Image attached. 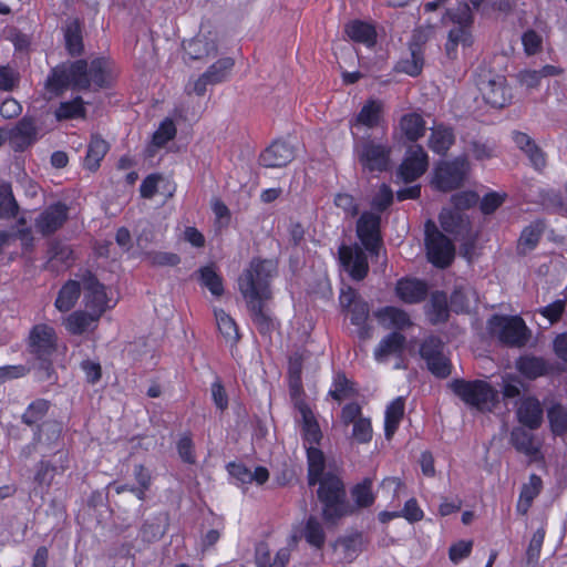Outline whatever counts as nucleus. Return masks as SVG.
Returning <instances> with one entry per match:
<instances>
[{"mask_svg":"<svg viewBox=\"0 0 567 567\" xmlns=\"http://www.w3.org/2000/svg\"><path fill=\"white\" fill-rule=\"evenodd\" d=\"M277 274V262L272 259L252 258L247 269L238 278L250 318L260 334H270L276 322L267 308L272 299L270 280Z\"/></svg>","mask_w":567,"mask_h":567,"instance_id":"f257e3e1","label":"nucleus"},{"mask_svg":"<svg viewBox=\"0 0 567 567\" xmlns=\"http://www.w3.org/2000/svg\"><path fill=\"white\" fill-rule=\"evenodd\" d=\"M109 61L96 58L89 64L80 59L62 63L53 68L45 81V89L55 95L62 94L68 87L86 91L94 84L96 87H107L111 84Z\"/></svg>","mask_w":567,"mask_h":567,"instance_id":"f03ea898","label":"nucleus"},{"mask_svg":"<svg viewBox=\"0 0 567 567\" xmlns=\"http://www.w3.org/2000/svg\"><path fill=\"white\" fill-rule=\"evenodd\" d=\"M317 484V497L322 505L321 514L327 524H337L341 518L353 513V507L347 499L346 485L341 477L332 472H327Z\"/></svg>","mask_w":567,"mask_h":567,"instance_id":"7ed1b4c3","label":"nucleus"},{"mask_svg":"<svg viewBox=\"0 0 567 567\" xmlns=\"http://www.w3.org/2000/svg\"><path fill=\"white\" fill-rule=\"evenodd\" d=\"M352 137L353 155L363 172L382 173L390 168L392 148L388 143L357 132H352Z\"/></svg>","mask_w":567,"mask_h":567,"instance_id":"20e7f679","label":"nucleus"},{"mask_svg":"<svg viewBox=\"0 0 567 567\" xmlns=\"http://www.w3.org/2000/svg\"><path fill=\"white\" fill-rule=\"evenodd\" d=\"M447 386L464 403L481 411H491L497 401V391L484 380L454 379Z\"/></svg>","mask_w":567,"mask_h":567,"instance_id":"39448f33","label":"nucleus"},{"mask_svg":"<svg viewBox=\"0 0 567 567\" xmlns=\"http://www.w3.org/2000/svg\"><path fill=\"white\" fill-rule=\"evenodd\" d=\"M488 331L502 343L509 347H524L529 338L528 329L520 317L494 315L488 320Z\"/></svg>","mask_w":567,"mask_h":567,"instance_id":"423d86ee","label":"nucleus"},{"mask_svg":"<svg viewBox=\"0 0 567 567\" xmlns=\"http://www.w3.org/2000/svg\"><path fill=\"white\" fill-rule=\"evenodd\" d=\"M424 227L425 247L429 261L437 268L449 267L455 255V247L453 243L439 230L433 220L429 219Z\"/></svg>","mask_w":567,"mask_h":567,"instance_id":"0eeeda50","label":"nucleus"},{"mask_svg":"<svg viewBox=\"0 0 567 567\" xmlns=\"http://www.w3.org/2000/svg\"><path fill=\"white\" fill-rule=\"evenodd\" d=\"M443 340L434 334L423 339L419 353L425 361L427 370L439 379H446L452 373L451 360L444 354Z\"/></svg>","mask_w":567,"mask_h":567,"instance_id":"6e6552de","label":"nucleus"},{"mask_svg":"<svg viewBox=\"0 0 567 567\" xmlns=\"http://www.w3.org/2000/svg\"><path fill=\"white\" fill-rule=\"evenodd\" d=\"M470 171L467 155H461L451 162H442L435 169L434 183L442 192H450L463 185Z\"/></svg>","mask_w":567,"mask_h":567,"instance_id":"1a4fd4ad","label":"nucleus"},{"mask_svg":"<svg viewBox=\"0 0 567 567\" xmlns=\"http://www.w3.org/2000/svg\"><path fill=\"white\" fill-rule=\"evenodd\" d=\"M69 466V453L56 450L49 458H42L35 464L33 480L39 486L49 488L55 476L63 475Z\"/></svg>","mask_w":567,"mask_h":567,"instance_id":"9d476101","label":"nucleus"},{"mask_svg":"<svg viewBox=\"0 0 567 567\" xmlns=\"http://www.w3.org/2000/svg\"><path fill=\"white\" fill-rule=\"evenodd\" d=\"M69 219V207L62 202L49 205L34 220V227L42 236L55 234Z\"/></svg>","mask_w":567,"mask_h":567,"instance_id":"9b49d317","label":"nucleus"},{"mask_svg":"<svg viewBox=\"0 0 567 567\" xmlns=\"http://www.w3.org/2000/svg\"><path fill=\"white\" fill-rule=\"evenodd\" d=\"M380 223V216L370 212H364L357 221V235L372 255H378L381 246Z\"/></svg>","mask_w":567,"mask_h":567,"instance_id":"f8f14e48","label":"nucleus"},{"mask_svg":"<svg viewBox=\"0 0 567 567\" xmlns=\"http://www.w3.org/2000/svg\"><path fill=\"white\" fill-rule=\"evenodd\" d=\"M427 166L429 158L424 148L419 144H412L406 150L405 157L399 167V175L405 183H410L423 175Z\"/></svg>","mask_w":567,"mask_h":567,"instance_id":"ddd939ff","label":"nucleus"},{"mask_svg":"<svg viewBox=\"0 0 567 567\" xmlns=\"http://www.w3.org/2000/svg\"><path fill=\"white\" fill-rule=\"evenodd\" d=\"M29 351L35 359L51 357L56 350L54 329L47 324H37L29 334Z\"/></svg>","mask_w":567,"mask_h":567,"instance_id":"4468645a","label":"nucleus"},{"mask_svg":"<svg viewBox=\"0 0 567 567\" xmlns=\"http://www.w3.org/2000/svg\"><path fill=\"white\" fill-rule=\"evenodd\" d=\"M339 259L353 280H363L369 272L368 257L361 247L342 245L339 248Z\"/></svg>","mask_w":567,"mask_h":567,"instance_id":"2eb2a0df","label":"nucleus"},{"mask_svg":"<svg viewBox=\"0 0 567 567\" xmlns=\"http://www.w3.org/2000/svg\"><path fill=\"white\" fill-rule=\"evenodd\" d=\"M9 145L16 152H23L38 140V125L34 117L24 115L14 127L8 130Z\"/></svg>","mask_w":567,"mask_h":567,"instance_id":"dca6fc26","label":"nucleus"},{"mask_svg":"<svg viewBox=\"0 0 567 567\" xmlns=\"http://www.w3.org/2000/svg\"><path fill=\"white\" fill-rule=\"evenodd\" d=\"M82 285L85 291V307L96 312L97 316H102L107 308V296L104 285L91 271H86L83 275Z\"/></svg>","mask_w":567,"mask_h":567,"instance_id":"f3484780","label":"nucleus"},{"mask_svg":"<svg viewBox=\"0 0 567 567\" xmlns=\"http://www.w3.org/2000/svg\"><path fill=\"white\" fill-rule=\"evenodd\" d=\"M523 426H516L512 430L509 442L514 449L529 458V462H537L543 460L540 452V442L536 440L535 435Z\"/></svg>","mask_w":567,"mask_h":567,"instance_id":"a211bd4d","label":"nucleus"},{"mask_svg":"<svg viewBox=\"0 0 567 567\" xmlns=\"http://www.w3.org/2000/svg\"><path fill=\"white\" fill-rule=\"evenodd\" d=\"M295 158L291 145L284 141H275L259 156V162L265 167H284Z\"/></svg>","mask_w":567,"mask_h":567,"instance_id":"6ab92c4d","label":"nucleus"},{"mask_svg":"<svg viewBox=\"0 0 567 567\" xmlns=\"http://www.w3.org/2000/svg\"><path fill=\"white\" fill-rule=\"evenodd\" d=\"M340 305L351 312L352 324L361 326L367 322L370 312L369 303L353 288L349 287L346 291H342Z\"/></svg>","mask_w":567,"mask_h":567,"instance_id":"aec40b11","label":"nucleus"},{"mask_svg":"<svg viewBox=\"0 0 567 567\" xmlns=\"http://www.w3.org/2000/svg\"><path fill=\"white\" fill-rule=\"evenodd\" d=\"M517 419L528 430H537L543 423V406L538 399L534 396L524 398L517 408Z\"/></svg>","mask_w":567,"mask_h":567,"instance_id":"412c9836","label":"nucleus"},{"mask_svg":"<svg viewBox=\"0 0 567 567\" xmlns=\"http://www.w3.org/2000/svg\"><path fill=\"white\" fill-rule=\"evenodd\" d=\"M481 91L485 102L493 107L502 109L511 101L509 89L506 86L503 76L487 81L483 84Z\"/></svg>","mask_w":567,"mask_h":567,"instance_id":"4be33fe9","label":"nucleus"},{"mask_svg":"<svg viewBox=\"0 0 567 567\" xmlns=\"http://www.w3.org/2000/svg\"><path fill=\"white\" fill-rule=\"evenodd\" d=\"M382 113L383 103L379 100H369L355 117L350 121L352 132L361 126H367L369 128L377 127L382 120Z\"/></svg>","mask_w":567,"mask_h":567,"instance_id":"5701e85b","label":"nucleus"},{"mask_svg":"<svg viewBox=\"0 0 567 567\" xmlns=\"http://www.w3.org/2000/svg\"><path fill=\"white\" fill-rule=\"evenodd\" d=\"M296 409L301 414L303 441L311 446L312 444H319L322 439V433L313 412L303 400H297Z\"/></svg>","mask_w":567,"mask_h":567,"instance_id":"b1692460","label":"nucleus"},{"mask_svg":"<svg viewBox=\"0 0 567 567\" xmlns=\"http://www.w3.org/2000/svg\"><path fill=\"white\" fill-rule=\"evenodd\" d=\"M395 292L405 303H419L426 298L427 286L424 281L417 279H400Z\"/></svg>","mask_w":567,"mask_h":567,"instance_id":"393cba45","label":"nucleus"},{"mask_svg":"<svg viewBox=\"0 0 567 567\" xmlns=\"http://www.w3.org/2000/svg\"><path fill=\"white\" fill-rule=\"evenodd\" d=\"M185 54L190 60H205L217 55L218 49L216 41L206 35H197L196 38L184 43Z\"/></svg>","mask_w":567,"mask_h":567,"instance_id":"a878e982","label":"nucleus"},{"mask_svg":"<svg viewBox=\"0 0 567 567\" xmlns=\"http://www.w3.org/2000/svg\"><path fill=\"white\" fill-rule=\"evenodd\" d=\"M169 526L168 512H159L152 519L145 520L140 529L141 537L145 543H154L161 539Z\"/></svg>","mask_w":567,"mask_h":567,"instance_id":"bb28decb","label":"nucleus"},{"mask_svg":"<svg viewBox=\"0 0 567 567\" xmlns=\"http://www.w3.org/2000/svg\"><path fill=\"white\" fill-rule=\"evenodd\" d=\"M374 315L388 329L404 330L413 326L409 313L396 307L388 306L381 308Z\"/></svg>","mask_w":567,"mask_h":567,"instance_id":"cd10ccee","label":"nucleus"},{"mask_svg":"<svg viewBox=\"0 0 567 567\" xmlns=\"http://www.w3.org/2000/svg\"><path fill=\"white\" fill-rule=\"evenodd\" d=\"M82 22L78 19H69L64 27L65 49L71 56H80L84 52Z\"/></svg>","mask_w":567,"mask_h":567,"instance_id":"c85d7f7f","label":"nucleus"},{"mask_svg":"<svg viewBox=\"0 0 567 567\" xmlns=\"http://www.w3.org/2000/svg\"><path fill=\"white\" fill-rule=\"evenodd\" d=\"M290 558V550L281 548L271 560L270 548L267 543L260 542L255 549V560L257 567H286Z\"/></svg>","mask_w":567,"mask_h":567,"instance_id":"c756f323","label":"nucleus"},{"mask_svg":"<svg viewBox=\"0 0 567 567\" xmlns=\"http://www.w3.org/2000/svg\"><path fill=\"white\" fill-rule=\"evenodd\" d=\"M439 220L442 229L445 233L453 235L455 238L468 233L470 223L460 212L443 209L440 213Z\"/></svg>","mask_w":567,"mask_h":567,"instance_id":"7c9ffc66","label":"nucleus"},{"mask_svg":"<svg viewBox=\"0 0 567 567\" xmlns=\"http://www.w3.org/2000/svg\"><path fill=\"white\" fill-rule=\"evenodd\" d=\"M426 316L433 326L444 323L449 320L450 308L447 296L444 291L432 292L430 302L426 307Z\"/></svg>","mask_w":567,"mask_h":567,"instance_id":"2f4dec72","label":"nucleus"},{"mask_svg":"<svg viewBox=\"0 0 567 567\" xmlns=\"http://www.w3.org/2000/svg\"><path fill=\"white\" fill-rule=\"evenodd\" d=\"M62 434V424L55 420L41 422L33 431V441L39 442L48 449L54 447Z\"/></svg>","mask_w":567,"mask_h":567,"instance_id":"473e14b6","label":"nucleus"},{"mask_svg":"<svg viewBox=\"0 0 567 567\" xmlns=\"http://www.w3.org/2000/svg\"><path fill=\"white\" fill-rule=\"evenodd\" d=\"M48 260L43 268L49 271H58V264L70 266L73 260V250L61 241L53 240L49 244Z\"/></svg>","mask_w":567,"mask_h":567,"instance_id":"72a5a7b5","label":"nucleus"},{"mask_svg":"<svg viewBox=\"0 0 567 567\" xmlns=\"http://www.w3.org/2000/svg\"><path fill=\"white\" fill-rule=\"evenodd\" d=\"M405 337L396 331L389 333L384 337L374 351L377 361H384L392 354L402 353L405 346Z\"/></svg>","mask_w":567,"mask_h":567,"instance_id":"f704fd0d","label":"nucleus"},{"mask_svg":"<svg viewBox=\"0 0 567 567\" xmlns=\"http://www.w3.org/2000/svg\"><path fill=\"white\" fill-rule=\"evenodd\" d=\"M307 462H308V485L315 486L319 478L324 476L326 457L321 450L315 446L307 447Z\"/></svg>","mask_w":567,"mask_h":567,"instance_id":"c9c22d12","label":"nucleus"},{"mask_svg":"<svg viewBox=\"0 0 567 567\" xmlns=\"http://www.w3.org/2000/svg\"><path fill=\"white\" fill-rule=\"evenodd\" d=\"M401 133L410 142H416L425 134V121L417 113L404 114L399 123Z\"/></svg>","mask_w":567,"mask_h":567,"instance_id":"e433bc0d","label":"nucleus"},{"mask_svg":"<svg viewBox=\"0 0 567 567\" xmlns=\"http://www.w3.org/2000/svg\"><path fill=\"white\" fill-rule=\"evenodd\" d=\"M405 400L402 396L393 400L385 410L384 432L389 440L393 436L404 416Z\"/></svg>","mask_w":567,"mask_h":567,"instance_id":"4c0bfd02","label":"nucleus"},{"mask_svg":"<svg viewBox=\"0 0 567 567\" xmlns=\"http://www.w3.org/2000/svg\"><path fill=\"white\" fill-rule=\"evenodd\" d=\"M81 295V282L68 280L60 289L55 299V307L62 312L71 310Z\"/></svg>","mask_w":567,"mask_h":567,"instance_id":"58836bf2","label":"nucleus"},{"mask_svg":"<svg viewBox=\"0 0 567 567\" xmlns=\"http://www.w3.org/2000/svg\"><path fill=\"white\" fill-rule=\"evenodd\" d=\"M109 143L102 137L94 135L92 136L87 146L86 156L84 158V167L91 172H95L109 152Z\"/></svg>","mask_w":567,"mask_h":567,"instance_id":"ea45409f","label":"nucleus"},{"mask_svg":"<svg viewBox=\"0 0 567 567\" xmlns=\"http://www.w3.org/2000/svg\"><path fill=\"white\" fill-rule=\"evenodd\" d=\"M424 58L422 48L419 44L410 47V58L400 60L394 70L396 72L406 73L411 76H417L423 69Z\"/></svg>","mask_w":567,"mask_h":567,"instance_id":"a19ab883","label":"nucleus"},{"mask_svg":"<svg viewBox=\"0 0 567 567\" xmlns=\"http://www.w3.org/2000/svg\"><path fill=\"white\" fill-rule=\"evenodd\" d=\"M347 35L368 47H373L377 42V32L372 25L362 21H353L346 25Z\"/></svg>","mask_w":567,"mask_h":567,"instance_id":"79ce46f5","label":"nucleus"},{"mask_svg":"<svg viewBox=\"0 0 567 567\" xmlns=\"http://www.w3.org/2000/svg\"><path fill=\"white\" fill-rule=\"evenodd\" d=\"M101 316L94 311H75L71 313L65 321L68 331L74 336L84 333L91 323L96 322Z\"/></svg>","mask_w":567,"mask_h":567,"instance_id":"37998d69","label":"nucleus"},{"mask_svg":"<svg viewBox=\"0 0 567 567\" xmlns=\"http://www.w3.org/2000/svg\"><path fill=\"white\" fill-rule=\"evenodd\" d=\"M216 322L219 332L224 337L225 341L230 346L234 347L238 343L240 340V334L238 331L237 323L235 320L226 313L224 310H216L215 311Z\"/></svg>","mask_w":567,"mask_h":567,"instance_id":"c03bdc74","label":"nucleus"},{"mask_svg":"<svg viewBox=\"0 0 567 567\" xmlns=\"http://www.w3.org/2000/svg\"><path fill=\"white\" fill-rule=\"evenodd\" d=\"M455 136L451 127L436 126L432 130L429 145L437 154H445L454 144Z\"/></svg>","mask_w":567,"mask_h":567,"instance_id":"a18cd8bd","label":"nucleus"},{"mask_svg":"<svg viewBox=\"0 0 567 567\" xmlns=\"http://www.w3.org/2000/svg\"><path fill=\"white\" fill-rule=\"evenodd\" d=\"M51 406L50 401L45 399H37L31 402L21 415V422L27 426H38L45 417Z\"/></svg>","mask_w":567,"mask_h":567,"instance_id":"49530a36","label":"nucleus"},{"mask_svg":"<svg viewBox=\"0 0 567 567\" xmlns=\"http://www.w3.org/2000/svg\"><path fill=\"white\" fill-rule=\"evenodd\" d=\"M85 114L86 111L81 96H76L72 101L61 102L54 112L58 121L84 118Z\"/></svg>","mask_w":567,"mask_h":567,"instance_id":"de8ad7c7","label":"nucleus"},{"mask_svg":"<svg viewBox=\"0 0 567 567\" xmlns=\"http://www.w3.org/2000/svg\"><path fill=\"white\" fill-rule=\"evenodd\" d=\"M19 205L13 196L11 184L0 183V218L10 219L16 217Z\"/></svg>","mask_w":567,"mask_h":567,"instance_id":"09e8293b","label":"nucleus"},{"mask_svg":"<svg viewBox=\"0 0 567 567\" xmlns=\"http://www.w3.org/2000/svg\"><path fill=\"white\" fill-rule=\"evenodd\" d=\"M336 547L342 549L343 558L352 561L363 549V536L361 533H353L343 537H339Z\"/></svg>","mask_w":567,"mask_h":567,"instance_id":"8fccbe9b","label":"nucleus"},{"mask_svg":"<svg viewBox=\"0 0 567 567\" xmlns=\"http://www.w3.org/2000/svg\"><path fill=\"white\" fill-rule=\"evenodd\" d=\"M540 488L542 478L536 474H532L529 477V483L522 487L517 509L525 514L530 507L534 498L540 493Z\"/></svg>","mask_w":567,"mask_h":567,"instance_id":"3c124183","label":"nucleus"},{"mask_svg":"<svg viewBox=\"0 0 567 567\" xmlns=\"http://www.w3.org/2000/svg\"><path fill=\"white\" fill-rule=\"evenodd\" d=\"M518 371L528 379H536L547 372L546 362L536 357H522L516 364Z\"/></svg>","mask_w":567,"mask_h":567,"instance_id":"603ef678","label":"nucleus"},{"mask_svg":"<svg viewBox=\"0 0 567 567\" xmlns=\"http://www.w3.org/2000/svg\"><path fill=\"white\" fill-rule=\"evenodd\" d=\"M373 481L365 477L361 483L354 485L351 489V496L358 507H370L374 503V495L372 493Z\"/></svg>","mask_w":567,"mask_h":567,"instance_id":"864d4df0","label":"nucleus"},{"mask_svg":"<svg viewBox=\"0 0 567 567\" xmlns=\"http://www.w3.org/2000/svg\"><path fill=\"white\" fill-rule=\"evenodd\" d=\"M199 281L216 297L224 293L221 277L216 272L214 266H205L198 269Z\"/></svg>","mask_w":567,"mask_h":567,"instance_id":"5fc2aeb1","label":"nucleus"},{"mask_svg":"<svg viewBox=\"0 0 567 567\" xmlns=\"http://www.w3.org/2000/svg\"><path fill=\"white\" fill-rule=\"evenodd\" d=\"M542 237V229L537 226L529 225L525 227L517 243V254L525 256L536 248Z\"/></svg>","mask_w":567,"mask_h":567,"instance_id":"6e6d98bb","label":"nucleus"},{"mask_svg":"<svg viewBox=\"0 0 567 567\" xmlns=\"http://www.w3.org/2000/svg\"><path fill=\"white\" fill-rule=\"evenodd\" d=\"M547 417L555 435L561 436L567 432V410L560 403H555L548 409Z\"/></svg>","mask_w":567,"mask_h":567,"instance_id":"4d7b16f0","label":"nucleus"},{"mask_svg":"<svg viewBox=\"0 0 567 567\" xmlns=\"http://www.w3.org/2000/svg\"><path fill=\"white\" fill-rule=\"evenodd\" d=\"M235 61L231 58H223L212 64L204 74L210 81V85L225 81L234 68Z\"/></svg>","mask_w":567,"mask_h":567,"instance_id":"13d9d810","label":"nucleus"},{"mask_svg":"<svg viewBox=\"0 0 567 567\" xmlns=\"http://www.w3.org/2000/svg\"><path fill=\"white\" fill-rule=\"evenodd\" d=\"M303 536L306 540L316 548H321L326 542V534L322 528V525L315 516H310L307 519Z\"/></svg>","mask_w":567,"mask_h":567,"instance_id":"bf43d9fd","label":"nucleus"},{"mask_svg":"<svg viewBox=\"0 0 567 567\" xmlns=\"http://www.w3.org/2000/svg\"><path fill=\"white\" fill-rule=\"evenodd\" d=\"M134 477L137 482V486L130 488V492L140 501H144L152 483L151 473L144 465L137 464L134 466Z\"/></svg>","mask_w":567,"mask_h":567,"instance_id":"052dcab7","label":"nucleus"},{"mask_svg":"<svg viewBox=\"0 0 567 567\" xmlns=\"http://www.w3.org/2000/svg\"><path fill=\"white\" fill-rule=\"evenodd\" d=\"M355 393L352 383L347 379L343 373H338L333 380V389L329 391V394L336 401H342L352 396Z\"/></svg>","mask_w":567,"mask_h":567,"instance_id":"680f3d73","label":"nucleus"},{"mask_svg":"<svg viewBox=\"0 0 567 567\" xmlns=\"http://www.w3.org/2000/svg\"><path fill=\"white\" fill-rule=\"evenodd\" d=\"M176 135V127L171 118L163 121L158 130L153 135V143L157 147H163L167 142Z\"/></svg>","mask_w":567,"mask_h":567,"instance_id":"e2e57ef3","label":"nucleus"},{"mask_svg":"<svg viewBox=\"0 0 567 567\" xmlns=\"http://www.w3.org/2000/svg\"><path fill=\"white\" fill-rule=\"evenodd\" d=\"M447 14L457 25L470 27L473 23L472 9L467 2H460L456 8L450 9Z\"/></svg>","mask_w":567,"mask_h":567,"instance_id":"0e129e2a","label":"nucleus"},{"mask_svg":"<svg viewBox=\"0 0 567 567\" xmlns=\"http://www.w3.org/2000/svg\"><path fill=\"white\" fill-rule=\"evenodd\" d=\"M146 259L152 266H177L181 262V257L175 252L167 251H150L146 254Z\"/></svg>","mask_w":567,"mask_h":567,"instance_id":"69168bd1","label":"nucleus"},{"mask_svg":"<svg viewBox=\"0 0 567 567\" xmlns=\"http://www.w3.org/2000/svg\"><path fill=\"white\" fill-rule=\"evenodd\" d=\"M467 150L476 161H486L494 157V146L487 142L472 140L468 142Z\"/></svg>","mask_w":567,"mask_h":567,"instance_id":"338daca9","label":"nucleus"},{"mask_svg":"<svg viewBox=\"0 0 567 567\" xmlns=\"http://www.w3.org/2000/svg\"><path fill=\"white\" fill-rule=\"evenodd\" d=\"M393 202V192L386 184H382L374 195L371 206L379 213L384 212Z\"/></svg>","mask_w":567,"mask_h":567,"instance_id":"774afa93","label":"nucleus"}]
</instances>
